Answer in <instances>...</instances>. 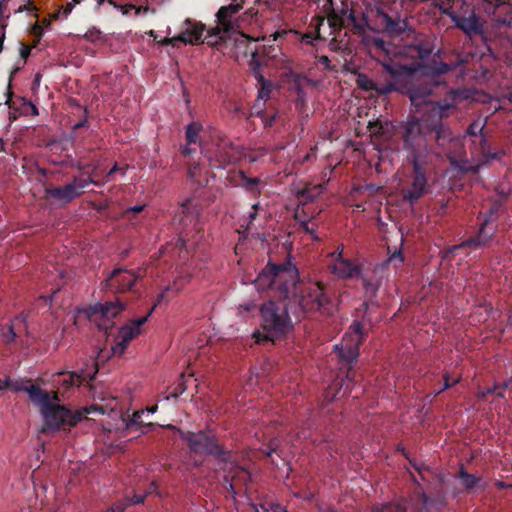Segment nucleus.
<instances>
[{"mask_svg": "<svg viewBox=\"0 0 512 512\" xmlns=\"http://www.w3.org/2000/svg\"><path fill=\"white\" fill-rule=\"evenodd\" d=\"M498 388H499L498 385H494L493 387H490V388H487V389H485L483 391L478 392L477 395H476L477 399L481 400V401L485 400L488 395H494V393L496 392V390Z\"/></svg>", "mask_w": 512, "mask_h": 512, "instance_id": "6e6d98bb", "label": "nucleus"}, {"mask_svg": "<svg viewBox=\"0 0 512 512\" xmlns=\"http://www.w3.org/2000/svg\"><path fill=\"white\" fill-rule=\"evenodd\" d=\"M412 166L411 181L402 190L403 199L414 205L428 192V180L425 166L428 163H409Z\"/></svg>", "mask_w": 512, "mask_h": 512, "instance_id": "ddd939ff", "label": "nucleus"}, {"mask_svg": "<svg viewBox=\"0 0 512 512\" xmlns=\"http://www.w3.org/2000/svg\"><path fill=\"white\" fill-rule=\"evenodd\" d=\"M241 153L238 147L234 146L231 142H223L219 145L216 158L219 163V167H225L226 165L235 164L240 160Z\"/></svg>", "mask_w": 512, "mask_h": 512, "instance_id": "b1692460", "label": "nucleus"}, {"mask_svg": "<svg viewBox=\"0 0 512 512\" xmlns=\"http://www.w3.org/2000/svg\"><path fill=\"white\" fill-rule=\"evenodd\" d=\"M502 206L501 200L493 199L487 211L479 212L478 219H481V222L472 235L475 238L473 242H478L483 248L489 246L498 230L499 211Z\"/></svg>", "mask_w": 512, "mask_h": 512, "instance_id": "1a4fd4ad", "label": "nucleus"}, {"mask_svg": "<svg viewBox=\"0 0 512 512\" xmlns=\"http://www.w3.org/2000/svg\"><path fill=\"white\" fill-rule=\"evenodd\" d=\"M18 390H22L26 393H28L29 398L31 401L36 405H41L43 413V410H47L49 405H52L53 403L50 401L49 393L43 389H41L39 386L31 384L29 386H24L21 388H18Z\"/></svg>", "mask_w": 512, "mask_h": 512, "instance_id": "bb28decb", "label": "nucleus"}, {"mask_svg": "<svg viewBox=\"0 0 512 512\" xmlns=\"http://www.w3.org/2000/svg\"><path fill=\"white\" fill-rule=\"evenodd\" d=\"M69 184L74 186V189L79 192L85 189L89 184H94L95 186L101 185V183L98 180H94L91 176H88L86 178H84L83 176H74Z\"/></svg>", "mask_w": 512, "mask_h": 512, "instance_id": "c9c22d12", "label": "nucleus"}, {"mask_svg": "<svg viewBox=\"0 0 512 512\" xmlns=\"http://www.w3.org/2000/svg\"><path fill=\"white\" fill-rule=\"evenodd\" d=\"M435 85L430 81H418L414 82L410 80L408 83H403L402 95H406L411 104L416 108L417 111L420 110L422 106H427V109L424 113H427L431 105L435 102L429 101L430 96L433 93Z\"/></svg>", "mask_w": 512, "mask_h": 512, "instance_id": "4468645a", "label": "nucleus"}, {"mask_svg": "<svg viewBox=\"0 0 512 512\" xmlns=\"http://www.w3.org/2000/svg\"><path fill=\"white\" fill-rule=\"evenodd\" d=\"M333 273L342 278L359 277V267L351 260L343 258L340 252L333 265Z\"/></svg>", "mask_w": 512, "mask_h": 512, "instance_id": "a878e982", "label": "nucleus"}, {"mask_svg": "<svg viewBox=\"0 0 512 512\" xmlns=\"http://www.w3.org/2000/svg\"><path fill=\"white\" fill-rule=\"evenodd\" d=\"M289 301L293 306L292 315L296 322H299L305 313L318 312L330 316L336 310V304L327 294L322 282L301 280Z\"/></svg>", "mask_w": 512, "mask_h": 512, "instance_id": "7ed1b4c3", "label": "nucleus"}, {"mask_svg": "<svg viewBox=\"0 0 512 512\" xmlns=\"http://www.w3.org/2000/svg\"><path fill=\"white\" fill-rule=\"evenodd\" d=\"M462 93L459 89L450 90L442 100L432 104L427 113L412 116L402 124L399 136L408 163H428L431 154L443 157L446 151L455 148L454 133L443 120L456 108Z\"/></svg>", "mask_w": 512, "mask_h": 512, "instance_id": "f257e3e1", "label": "nucleus"}, {"mask_svg": "<svg viewBox=\"0 0 512 512\" xmlns=\"http://www.w3.org/2000/svg\"><path fill=\"white\" fill-rule=\"evenodd\" d=\"M256 282L263 290L275 291L278 298L289 299L301 280L296 266L286 260L279 264L269 261L259 273Z\"/></svg>", "mask_w": 512, "mask_h": 512, "instance_id": "20e7f679", "label": "nucleus"}, {"mask_svg": "<svg viewBox=\"0 0 512 512\" xmlns=\"http://www.w3.org/2000/svg\"><path fill=\"white\" fill-rule=\"evenodd\" d=\"M84 37L89 40V41H95L97 39H99L100 37V31L97 30V29H92V30H89L88 32H86V34L84 35Z\"/></svg>", "mask_w": 512, "mask_h": 512, "instance_id": "680f3d73", "label": "nucleus"}, {"mask_svg": "<svg viewBox=\"0 0 512 512\" xmlns=\"http://www.w3.org/2000/svg\"><path fill=\"white\" fill-rule=\"evenodd\" d=\"M199 205L193 200L188 199L183 202L176 210L173 217V225L179 233L178 244L180 248H186V237H188L190 229L198 230Z\"/></svg>", "mask_w": 512, "mask_h": 512, "instance_id": "9d476101", "label": "nucleus"}, {"mask_svg": "<svg viewBox=\"0 0 512 512\" xmlns=\"http://www.w3.org/2000/svg\"><path fill=\"white\" fill-rule=\"evenodd\" d=\"M479 146H480V151H481V154L488 149V140H487V137L486 135L483 133L482 135H480V139H479Z\"/></svg>", "mask_w": 512, "mask_h": 512, "instance_id": "0e129e2a", "label": "nucleus"}, {"mask_svg": "<svg viewBox=\"0 0 512 512\" xmlns=\"http://www.w3.org/2000/svg\"><path fill=\"white\" fill-rule=\"evenodd\" d=\"M272 91V83L267 80L260 84V88L258 90V100L266 101L270 98V94Z\"/></svg>", "mask_w": 512, "mask_h": 512, "instance_id": "8fccbe9b", "label": "nucleus"}, {"mask_svg": "<svg viewBox=\"0 0 512 512\" xmlns=\"http://www.w3.org/2000/svg\"><path fill=\"white\" fill-rule=\"evenodd\" d=\"M203 126L199 121H193L186 127L185 136L187 143L196 144L199 141V134L202 131Z\"/></svg>", "mask_w": 512, "mask_h": 512, "instance_id": "72a5a7b5", "label": "nucleus"}, {"mask_svg": "<svg viewBox=\"0 0 512 512\" xmlns=\"http://www.w3.org/2000/svg\"><path fill=\"white\" fill-rule=\"evenodd\" d=\"M1 336H2V339L3 341L6 343V344H9V343H12L17 334L14 330V325L13 324H9L5 327L2 328V332H1Z\"/></svg>", "mask_w": 512, "mask_h": 512, "instance_id": "09e8293b", "label": "nucleus"}, {"mask_svg": "<svg viewBox=\"0 0 512 512\" xmlns=\"http://www.w3.org/2000/svg\"><path fill=\"white\" fill-rule=\"evenodd\" d=\"M186 23L189 26L183 33H181L179 36L175 38H165L162 43L167 45L176 40H179L185 44L192 45H198L200 43H203L202 34L205 28L204 25L197 23L193 24L190 20H187Z\"/></svg>", "mask_w": 512, "mask_h": 512, "instance_id": "4be33fe9", "label": "nucleus"}, {"mask_svg": "<svg viewBox=\"0 0 512 512\" xmlns=\"http://www.w3.org/2000/svg\"><path fill=\"white\" fill-rule=\"evenodd\" d=\"M229 32H225L221 25L218 24L217 27L213 28L212 30L208 31L205 38L202 39L203 43H207L209 46H216L220 42L224 40V35L228 34Z\"/></svg>", "mask_w": 512, "mask_h": 512, "instance_id": "473e14b6", "label": "nucleus"}, {"mask_svg": "<svg viewBox=\"0 0 512 512\" xmlns=\"http://www.w3.org/2000/svg\"><path fill=\"white\" fill-rule=\"evenodd\" d=\"M293 306L289 299L269 300L260 306L261 327L263 333L253 334L256 343L275 341L286 336L294 328L292 320Z\"/></svg>", "mask_w": 512, "mask_h": 512, "instance_id": "f03ea898", "label": "nucleus"}, {"mask_svg": "<svg viewBox=\"0 0 512 512\" xmlns=\"http://www.w3.org/2000/svg\"><path fill=\"white\" fill-rule=\"evenodd\" d=\"M124 309L125 304L118 300L116 302H106L104 304L97 303L92 308V315H99L100 322L98 323V327L100 330H104L107 333L108 330L114 326L111 319L116 317Z\"/></svg>", "mask_w": 512, "mask_h": 512, "instance_id": "412c9836", "label": "nucleus"}, {"mask_svg": "<svg viewBox=\"0 0 512 512\" xmlns=\"http://www.w3.org/2000/svg\"><path fill=\"white\" fill-rule=\"evenodd\" d=\"M142 414L143 412L137 411L133 413V416L130 418L128 416V419L123 418V420L126 422V429L127 430H139L142 427Z\"/></svg>", "mask_w": 512, "mask_h": 512, "instance_id": "79ce46f5", "label": "nucleus"}, {"mask_svg": "<svg viewBox=\"0 0 512 512\" xmlns=\"http://www.w3.org/2000/svg\"><path fill=\"white\" fill-rule=\"evenodd\" d=\"M400 42L403 43V54L412 59L426 60L434 51L431 38L426 34L417 32L414 27L408 30Z\"/></svg>", "mask_w": 512, "mask_h": 512, "instance_id": "9b49d317", "label": "nucleus"}, {"mask_svg": "<svg viewBox=\"0 0 512 512\" xmlns=\"http://www.w3.org/2000/svg\"><path fill=\"white\" fill-rule=\"evenodd\" d=\"M360 278L362 280L366 294L370 297L369 302L376 304V302L373 301V298L376 297L380 283L378 281L371 280L364 275L360 276Z\"/></svg>", "mask_w": 512, "mask_h": 512, "instance_id": "f704fd0d", "label": "nucleus"}, {"mask_svg": "<svg viewBox=\"0 0 512 512\" xmlns=\"http://www.w3.org/2000/svg\"><path fill=\"white\" fill-rule=\"evenodd\" d=\"M93 366V372L87 373L85 370L78 372L61 371L55 376L54 382L63 388V393L67 392L74 386H80L84 381H93L97 374V365L94 360H91Z\"/></svg>", "mask_w": 512, "mask_h": 512, "instance_id": "aec40b11", "label": "nucleus"}, {"mask_svg": "<svg viewBox=\"0 0 512 512\" xmlns=\"http://www.w3.org/2000/svg\"><path fill=\"white\" fill-rule=\"evenodd\" d=\"M356 85L359 89L364 91H374L376 82L373 81L367 74L359 73L356 78Z\"/></svg>", "mask_w": 512, "mask_h": 512, "instance_id": "58836bf2", "label": "nucleus"}, {"mask_svg": "<svg viewBox=\"0 0 512 512\" xmlns=\"http://www.w3.org/2000/svg\"><path fill=\"white\" fill-rule=\"evenodd\" d=\"M373 43L377 50L385 52L387 55L389 54V44H387L385 40L374 38Z\"/></svg>", "mask_w": 512, "mask_h": 512, "instance_id": "5fc2aeb1", "label": "nucleus"}, {"mask_svg": "<svg viewBox=\"0 0 512 512\" xmlns=\"http://www.w3.org/2000/svg\"><path fill=\"white\" fill-rule=\"evenodd\" d=\"M171 289H175L176 291H179L181 289V286L178 284V281H175L173 286H166L164 288V290L157 296V300L156 302L154 303V305L152 306V308L149 310L148 313H150V315L152 314L153 310L159 305L161 304L162 301L165 300L166 298V294L171 290Z\"/></svg>", "mask_w": 512, "mask_h": 512, "instance_id": "de8ad7c7", "label": "nucleus"}, {"mask_svg": "<svg viewBox=\"0 0 512 512\" xmlns=\"http://www.w3.org/2000/svg\"><path fill=\"white\" fill-rule=\"evenodd\" d=\"M179 436L184 440L191 452L195 454H205L213 456L221 461H229L232 455L231 450H227L220 442L212 430H201L198 432L184 431L178 429Z\"/></svg>", "mask_w": 512, "mask_h": 512, "instance_id": "423d86ee", "label": "nucleus"}, {"mask_svg": "<svg viewBox=\"0 0 512 512\" xmlns=\"http://www.w3.org/2000/svg\"><path fill=\"white\" fill-rule=\"evenodd\" d=\"M253 76H254V78L257 80V82L259 84L267 81V79H265V77H264V75L262 73V69H261V67H260V65L258 63L255 64L254 67H253Z\"/></svg>", "mask_w": 512, "mask_h": 512, "instance_id": "4d7b16f0", "label": "nucleus"}, {"mask_svg": "<svg viewBox=\"0 0 512 512\" xmlns=\"http://www.w3.org/2000/svg\"><path fill=\"white\" fill-rule=\"evenodd\" d=\"M146 495H137L134 494L132 497H129V502L131 505L141 504L144 502Z\"/></svg>", "mask_w": 512, "mask_h": 512, "instance_id": "e2e57ef3", "label": "nucleus"}, {"mask_svg": "<svg viewBox=\"0 0 512 512\" xmlns=\"http://www.w3.org/2000/svg\"><path fill=\"white\" fill-rule=\"evenodd\" d=\"M371 328V321L363 316L362 320L355 319L345 333L340 344L334 346V353L341 363V369H346V379L354 380L353 364L359 357L360 346L363 344Z\"/></svg>", "mask_w": 512, "mask_h": 512, "instance_id": "39448f33", "label": "nucleus"}, {"mask_svg": "<svg viewBox=\"0 0 512 512\" xmlns=\"http://www.w3.org/2000/svg\"><path fill=\"white\" fill-rule=\"evenodd\" d=\"M375 23L378 32L387 35L393 40L401 41L412 27L407 19L400 16H391L381 9H377Z\"/></svg>", "mask_w": 512, "mask_h": 512, "instance_id": "f8f14e48", "label": "nucleus"}, {"mask_svg": "<svg viewBox=\"0 0 512 512\" xmlns=\"http://www.w3.org/2000/svg\"><path fill=\"white\" fill-rule=\"evenodd\" d=\"M219 464L222 465L221 469L224 473V487L233 495L237 493L236 488L238 486H246L251 482L250 472L232 460V456L229 457V461H221Z\"/></svg>", "mask_w": 512, "mask_h": 512, "instance_id": "dca6fc26", "label": "nucleus"}, {"mask_svg": "<svg viewBox=\"0 0 512 512\" xmlns=\"http://www.w3.org/2000/svg\"><path fill=\"white\" fill-rule=\"evenodd\" d=\"M474 239L475 238L473 236H471L457 245L448 247L443 252V258L446 260H451L455 256L456 252L463 248H472L474 250L483 248L480 244H478V242H475V241L473 242L472 240H474Z\"/></svg>", "mask_w": 512, "mask_h": 512, "instance_id": "c85d7f7f", "label": "nucleus"}, {"mask_svg": "<svg viewBox=\"0 0 512 512\" xmlns=\"http://www.w3.org/2000/svg\"><path fill=\"white\" fill-rule=\"evenodd\" d=\"M387 123H384L380 120H376L373 122H369L368 130L372 136L383 139L386 133Z\"/></svg>", "mask_w": 512, "mask_h": 512, "instance_id": "ea45409f", "label": "nucleus"}, {"mask_svg": "<svg viewBox=\"0 0 512 512\" xmlns=\"http://www.w3.org/2000/svg\"><path fill=\"white\" fill-rule=\"evenodd\" d=\"M424 68L426 70V74L436 76L443 75L452 69L449 64L442 61L435 62L431 65H425Z\"/></svg>", "mask_w": 512, "mask_h": 512, "instance_id": "e433bc0d", "label": "nucleus"}, {"mask_svg": "<svg viewBox=\"0 0 512 512\" xmlns=\"http://www.w3.org/2000/svg\"><path fill=\"white\" fill-rule=\"evenodd\" d=\"M82 192L76 191L74 186L69 183L60 187H46L45 195L48 199L61 203L62 205L72 202L78 198Z\"/></svg>", "mask_w": 512, "mask_h": 512, "instance_id": "5701e85b", "label": "nucleus"}, {"mask_svg": "<svg viewBox=\"0 0 512 512\" xmlns=\"http://www.w3.org/2000/svg\"><path fill=\"white\" fill-rule=\"evenodd\" d=\"M30 47L29 46H26L24 44L21 45V48H20V55L21 57L26 60L29 55H30Z\"/></svg>", "mask_w": 512, "mask_h": 512, "instance_id": "69168bd1", "label": "nucleus"}, {"mask_svg": "<svg viewBox=\"0 0 512 512\" xmlns=\"http://www.w3.org/2000/svg\"><path fill=\"white\" fill-rule=\"evenodd\" d=\"M261 118H262V121L264 122L265 126L270 127L275 122V120L277 118V113H273L271 115L263 113L261 115Z\"/></svg>", "mask_w": 512, "mask_h": 512, "instance_id": "bf43d9fd", "label": "nucleus"}, {"mask_svg": "<svg viewBox=\"0 0 512 512\" xmlns=\"http://www.w3.org/2000/svg\"><path fill=\"white\" fill-rule=\"evenodd\" d=\"M401 451H402L403 455L405 456V458L409 461L412 468L415 469L418 472V474L421 476V479L423 481H426V477H425L424 473L426 471H429V468L425 464L420 463V462L416 461L415 459L410 458L404 449H401Z\"/></svg>", "mask_w": 512, "mask_h": 512, "instance_id": "a18cd8bd", "label": "nucleus"}, {"mask_svg": "<svg viewBox=\"0 0 512 512\" xmlns=\"http://www.w3.org/2000/svg\"><path fill=\"white\" fill-rule=\"evenodd\" d=\"M403 90V83H398L394 81H387L385 83H377L376 82V88L374 89V92L378 96H387L393 92H397L402 94Z\"/></svg>", "mask_w": 512, "mask_h": 512, "instance_id": "7c9ffc66", "label": "nucleus"}, {"mask_svg": "<svg viewBox=\"0 0 512 512\" xmlns=\"http://www.w3.org/2000/svg\"><path fill=\"white\" fill-rule=\"evenodd\" d=\"M239 174L242 180L241 185L246 190L254 192L260 183V179L258 177H248L243 171H240Z\"/></svg>", "mask_w": 512, "mask_h": 512, "instance_id": "37998d69", "label": "nucleus"}, {"mask_svg": "<svg viewBox=\"0 0 512 512\" xmlns=\"http://www.w3.org/2000/svg\"><path fill=\"white\" fill-rule=\"evenodd\" d=\"M455 479L461 482L464 490L470 492L476 487L485 488V484L482 485V477L470 474L465 469L464 465L459 467L458 472L454 475Z\"/></svg>", "mask_w": 512, "mask_h": 512, "instance_id": "cd10ccee", "label": "nucleus"}, {"mask_svg": "<svg viewBox=\"0 0 512 512\" xmlns=\"http://www.w3.org/2000/svg\"><path fill=\"white\" fill-rule=\"evenodd\" d=\"M482 3L488 14H495L496 10L503 6H512V0H482Z\"/></svg>", "mask_w": 512, "mask_h": 512, "instance_id": "a19ab883", "label": "nucleus"}, {"mask_svg": "<svg viewBox=\"0 0 512 512\" xmlns=\"http://www.w3.org/2000/svg\"><path fill=\"white\" fill-rule=\"evenodd\" d=\"M242 9V4L231 3L221 6L216 17L218 24L221 25L225 32H231L234 29L233 17Z\"/></svg>", "mask_w": 512, "mask_h": 512, "instance_id": "393cba45", "label": "nucleus"}, {"mask_svg": "<svg viewBox=\"0 0 512 512\" xmlns=\"http://www.w3.org/2000/svg\"><path fill=\"white\" fill-rule=\"evenodd\" d=\"M371 512H407V502L404 499L384 504H376L371 508Z\"/></svg>", "mask_w": 512, "mask_h": 512, "instance_id": "c756f323", "label": "nucleus"}, {"mask_svg": "<svg viewBox=\"0 0 512 512\" xmlns=\"http://www.w3.org/2000/svg\"><path fill=\"white\" fill-rule=\"evenodd\" d=\"M150 313L132 320L129 324L121 327L116 337V345L113 348L115 353L122 354L132 339L140 334V327L147 322Z\"/></svg>", "mask_w": 512, "mask_h": 512, "instance_id": "6ab92c4d", "label": "nucleus"}, {"mask_svg": "<svg viewBox=\"0 0 512 512\" xmlns=\"http://www.w3.org/2000/svg\"><path fill=\"white\" fill-rule=\"evenodd\" d=\"M443 380H444L443 387L436 393V395H439L440 393H442L445 390L455 386L456 384H458L460 382V378H457V379H454V380L451 381L450 380V375L447 372L444 373Z\"/></svg>", "mask_w": 512, "mask_h": 512, "instance_id": "603ef678", "label": "nucleus"}, {"mask_svg": "<svg viewBox=\"0 0 512 512\" xmlns=\"http://www.w3.org/2000/svg\"><path fill=\"white\" fill-rule=\"evenodd\" d=\"M129 506H131V502H129V497H125L121 500L116 501L108 510L109 512H123Z\"/></svg>", "mask_w": 512, "mask_h": 512, "instance_id": "3c124183", "label": "nucleus"}, {"mask_svg": "<svg viewBox=\"0 0 512 512\" xmlns=\"http://www.w3.org/2000/svg\"><path fill=\"white\" fill-rule=\"evenodd\" d=\"M505 154H506V153H505V151H504V150L493 152V151H491V150L488 148L487 150H485V151L482 153V161H483V164L488 165V164H490L493 160H501V158H502Z\"/></svg>", "mask_w": 512, "mask_h": 512, "instance_id": "49530a36", "label": "nucleus"}, {"mask_svg": "<svg viewBox=\"0 0 512 512\" xmlns=\"http://www.w3.org/2000/svg\"><path fill=\"white\" fill-rule=\"evenodd\" d=\"M452 141L455 142V148H450L451 151H446L443 157H446L450 165L460 174L479 173L480 169L485 165L483 161L481 160L475 165L468 164L465 159L466 151L462 138L454 134Z\"/></svg>", "mask_w": 512, "mask_h": 512, "instance_id": "f3484780", "label": "nucleus"}, {"mask_svg": "<svg viewBox=\"0 0 512 512\" xmlns=\"http://www.w3.org/2000/svg\"><path fill=\"white\" fill-rule=\"evenodd\" d=\"M486 122H482L480 119L474 120L467 128L466 134L471 137H477L482 135L484 132Z\"/></svg>", "mask_w": 512, "mask_h": 512, "instance_id": "c03bdc74", "label": "nucleus"}, {"mask_svg": "<svg viewBox=\"0 0 512 512\" xmlns=\"http://www.w3.org/2000/svg\"><path fill=\"white\" fill-rule=\"evenodd\" d=\"M319 193L320 189L318 186L305 187L304 189L298 192L297 196L299 198L300 203L306 204L308 202L313 201Z\"/></svg>", "mask_w": 512, "mask_h": 512, "instance_id": "4c0bfd02", "label": "nucleus"}, {"mask_svg": "<svg viewBox=\"0 0 512 512\" xmlns=\"http://www.w3.org/2000/svg\"><path fill=\"white\" fill-rule=\"evenodd\" d=\"M88 413V410L83 408L81 410L73 411L72 409L58 404L48 406L47 410H43V417L45 426L52 431L57 430H70L76 426Z\"/></svg>", "mask_w": 512, "mask_h": 512, "instance_id": "6e6552de", "label": "nucleus"}, {"mask_svg": "<svg viewBox=\"0 0 512 512\" xmlns=\"http://www.w3.org/2000/svg\"><path fill=\"white\" fill-rule=\"evenodd\" d=\"M134 8H135V5L127 4V5H121V7L119 9L122 11L123 15H128L130 13V11L133 10Z\"/></svg>", "mask_w": 512, "mask_h": 512, "instance_id": "774afa93", "label": "nucleus"}, {"mask_svg": "<svg viewBox=\"0 0 512 512\" xmlns=\"http://www.w3.org/2000/svg\"><path fill=\"white\" fill-rule=\"evenodd\" d=\"M284 34H286L285 31H276L267 38V42L276 41L278 38L283 37Z\"/></svg>", "mask_w": 512, "mask_h": 512, "instance_id": "338daca9", "label": "nucleus"}, {"mask_svg": "<svg viewBox=\"0 0 512 512\" xmlns=\"http://www.w3.org/2000/svg\"><path fill=\"white\" fill-rule=\"evenodd\" d=\"M383 70L388 73L392 81L398 83H408L410 80H414L416 72L421 68V64H401L393 61L392 59L382 62Z\"/></svg>", "mask_w": 512, "mask_h": 512, "instance_id": "a211bd4d", "label": "nucleus"}, {"mask_svg": "<svg viewBox=\"0 0 512 512\" xmlns=\"http://www.w3.org/2000/svg\"><path fill=\"white\" fill-rule=\"evenodd\" d=\"M421 512H440L442 502L422 492L419 497Z\"/></svg>", "mask_w": 512, "mask_h": 512, "instance_id": "2f4dec72", "label": "nucleus"}, {"mask_svg": "<svg viewBox=\"0 0 512 512\" xmlns=\"http://www.w3.org/2000/svg\"><path fill=\"white\" fill-rule=\"evenodd\" d=\"M317 61L323 66L325 70L331 71L334 69L331 65V60L326 55L318 56Z\"/></svg>", "mask_w": 512, "mask_h": 512, "instance_id": "13d9d810", "label": "nucleus"}, {"mask_svg": "<svg viewBox=\"0 0 512 512\" xmlns=\"http://www.w3.org/2000/svg\"><path fill=\"white\" fill-rule=\"evenodd\" d=\"M444 10L454 25L469 38L484 37V21L475 13L469 5L462 3L450 4Z\"/></svg>", "mask_w": 512, "mask_h": 512, "instance_id": "0eeeda50", "label": "nucleus"}, {"mask_svg": "<svg viewBox=\"0 0 512 512\" xmlns=\"http://www.w3.org/2000/svg\"><path fill=\"white\" fill-rule=\"evenodd\" d=\"M301 228L308 234L312 236L314 240H318V236L316 235V230L314 227H310L309 223L306 221L301 222L300 224Z\"/></svg>", "mask_w": 512, "mask_h": 512, "instance_id": "052dcab7", "label": "nucleus"}, {"mask_svg": "<svg viewBox=\"0 0 512 512\" xmlns=\"http://www.w3.org/2000/svg\"><path fill=\"white\" fill-rule=\"evenodd\" d=\"M404 261L401 250L395 251L387 260L389 264H393L395 268H398Z\"/></svg>", "mask_w": 512, "mask_h": 512, "instance_id": "864d4df0", "label": "nucleus"}, {"mask_svg": "<svg viewBox=\"0 0 512 512\" xmlns=\"http://www.w3.org/2000/svg\"><path fill=\"white\" fill-rule=\"evenodd\" d=\"M142 277V269L128 270L121 267L115 268L107 277L105 287L116 293L133 291L137 280Z\"/></svg>", "mask_w": 512, "mask_h": 512, "instance_id": "2eb2a0df", "label": "nucleus"}]
</instances>
